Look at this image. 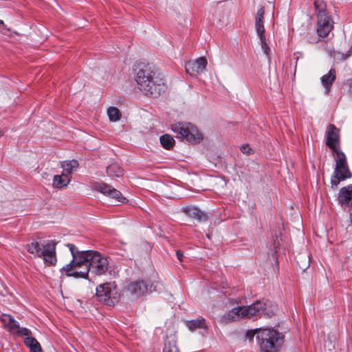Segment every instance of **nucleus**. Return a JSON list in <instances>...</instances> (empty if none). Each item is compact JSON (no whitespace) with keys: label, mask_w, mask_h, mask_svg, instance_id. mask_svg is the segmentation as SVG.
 Segmentation results:
<instances>
[{"label":"nucleus","mask_w":352,"mask_h":352,"mask_svg":"<svg viewBox=\"0 0 352 352\" xmlns=\"http://www.w3.org/2000/svg\"><path fill=\"white\" fill-rule=\"evenodd\" d=\"M255 28H256V33L260 39L261 48H262L263 52L267 56H268L270 50L267 44V42H266V38H265V28H264L263 20H255Z\"/></svg>","instance_id":"nucleus-15"},{"label":"nucleus","mask_w":352,"mask_h":352,"mask_svg":"<svg viewBox=\"0 0 352 352\" xmlns=\"http://www.w3.org/2000/svg\"><path fill=\"white\" fill-rule=\"evenodd\" d=\"M262 328L255 329L253 330L248 331L245 333V337L249 340H252L254 336H257L258 331L262 330Z\"/></svg>","instance_id":"nucleus-33"},{"label":"nucleus","mask_w":352,"mask_h":352,"mask_svg":"<svg viewBox=\"0 0 352 352\" xmlns=\"http://www.w3.org/2000/svg\"><path fill=\"white\" fill-rule=\"evenodd\" d=\"M351 54H352V46L350 47L347 54H344L339 52H333V53L331 54V56L334 59L344 60V59L347 58L349 56H350Z\"/></svg>","instance_id":"nucleus-31"},{"label":"nucleus","mask_w":352,"mask_h":352,"mask_svg":"<svg viewBox=\"0 0 352 352\" xmlns=\"http://www.w3.org/2000/svg\"><path fill=\"white\" fill-rule=\"evenodd\" d=\"M243 318H244L243 307H237L223 314L221 316V321L224 323H229Z\"/></svg>","instance_id":"nucleus-16"},{"label":"nucleus","mask_w":352,"mask_h":352,"mask_svg":"<svg viewBox=\"0 0 352 352\" xmlns=\"http://www.w3.org/2000/svg\"><path fill=\"white\" fill-rule=\"evenodd\" d=\"M172 131L176 134V138L186 140L189 142H198L202 139V135L197 128L188 122H178L172 125Z\"/></svg>","instance_id":"nucleus-6"},{"label":"nucleus","mask_w":352,"mask_h":352,"mask_svg":"<svg viewBox=\"0 0 352 352\" xmlns=\"http://www.w3.org/2000/svg\"><path fill=\"white\" fill-rule=\"evenodd\" d=\"M314 6L317 14H328L326 11V4L322 0H315Z\"/></svg>","instance_id":"nucleus-30"},{"label":"nucleus","mask_w":352,"mask_h":352,"mask_svg":"<svg viewBox=\"0 0 352 352\" xmlns=\"http://www.w3.org/2000/svg\"><path fill=\"white\" fill-rule=\"evenodd\" d=\"M134 70L137 89L142 94L157 98L165 93L167 85L163 74L151 70L145 64L139 65Z\"/></svg>","instance_id":"nucleus-3"},{"label":"nucleus","mask_w":352,"mask_h":352,"mask_svg":"<svg viewBox=\"0 0 352 352\" xmlns=\"http://www.w3.org/2000/svg\"><path fill=\"white\" fill-rule=\"evenodd\" d=\"M333 27V22L329 14H317V33L319 36H327Z\"/></svg>","instance_id":"nucleus-10"},{"label":"nucleus","mask_w":352,"mask_h":352,"mask_svg":"<svg viewBox=\"0 0 352 352\" xmlns=\"http://www.w3.org/2000/svg\"><path fill=\"white\" fill-rule=\"evenodd\" d=\"M94 188L112 199H114L116 201L124 203L126 201V198L122 195L120 191L109 184L102 182H96L94 184Z\"/></svg>","instance_id":"nucleus-9"},{"label":"nucleus","mask_w":352,"mask_h":352,"mask_svg":"<svg viewBox=\"0 0 352 352\" xmlns=\"http://www.w3.org/2000/svg\"><path fill=\"white\" fill-rule=\"evenodd\" d=\"M78 166V162L76 160L65 161L62 163L61 167L63 169V173H66L69 176L75 171Z\"/></svg>","instance_id":"nucleus-26"},{"label":"nucleus","mask_w":352,"mask_h":352,"mask_svg":"<svg viewBox=\"0 0 352 352\" xmlns=\"http://www.w3.org/2000/svg\"><path fill=\"white\" fill-rule=\"evenodd\" d=\"M1 25H2V26H3V25H4V23H3V21H2V20H0V30H2V29H1Z\"/></svg>","instance_id":"nucleus-37"},{"label":"nucleus","mask_w":352,"mask_h":352,"mask_svg":"<svg viewBox=\"0 0 352 352\" xmlns=\"http://www.w3.org/2000/svg\"><path fill=\"white\" fill-rule=\"evenodd\" d=\"M338 201L342 206H352V185L342 187L340 190Z\"/></svg>","instance_id":"nucleus-17"},{"label":"nucleus","mask_w":352,"mask_h":352,"mask_svg":"<svg viewBox=\"0 0 352 352\" xmlns=\"http://www.w3.org/2000/svg\"><path fill=\"white\" fill-rule=\"evenodd\" d=\"M107 115L111 122L118 121L121 118L119 109L114 107H111L107 109Z\"/></svg>","instance_id":"nucleus-28"},{"label":"nucleus","mask_w":352,"mask_h":352,"mask_svg":"<svg viewBox=\"0 0 352 352\" xmlns=\"http://www.w3.org/2000/svg\"><path fill=\"white\" fill-rule=\"evenodd\" d=\"M96 298L100 302L113 306L117 298L116 287L113 283H106L96 287Z\"/></svg>","instance_id":"nucleus-7"},{"label":"nucleus","mask_w":352,"mask_h":352,"mask_svg":"<svg viewBox=\"0 0 352 352\" xmlns=\"http://www.w3.org/2000/svg\"><path fill=\"white\" fill-rule=\"evenodd\" d=\"M71 177L66 173L54 175L53 177L52 186L55 188L66 187L70 182Z\"/></svg>","instance_id":"nucleus-21"},{"label":"nucleus","mask_w":352,"mask_h":352,"mask_svg":"<svg viewBox=\"0 0 352 352\" xmlns=\"http://www.w3.org/2000/svg\"><path fill=\"white\" fill-rule=\"evenodd\" d=\"M241 150L243 153H249L250 148L248 145H243L241 146Z\"/></svg>","instance_id":"nucleus-35"},{"label":"nucleus","mask_w":352,"mask_h":352,"mask_svg":"<svg viewBox=\"0 0 352 352\" xmlns=\"http://www.w3.org/2000/svg\"><path fill=\"white\" fill-rule=\"evenodd\" d=\"M160 140L162 146L166 149H170L175 144L173 138L168 134L162 135Z\"/></svg>","instance_id":"nucleus-27"},{"label":"nucleus","mask_w":352,"mask_h":352,"mask_svg":"<svg viewBox=\"0 0 352 352\" xmlns=\"http://www.w3.org/2000/svg\"><path fill=\"white\" fill-rule=\"evenodd\" d=\"M27 251L36 257L43 258L45 263L50 265H54L56 262V243L54 241L42 244L32 241L27 245Z\"/></svg>","instance_id":"nucleus-5"},{"label":"nucleus","mask_w":352,"mask_h":352,"mask_svg":"<svg viewBox=\"0 0 352 352\" xmlns=\"http://www.w3.org/2000/svg\"><path fill=\"white\" fill-rule=\"evenodd\" d=\"M153 290H156V287L148 280H140L133 282V298L146 296Z\"/></svg>","instance_id":"nucleus-12"},{"label":"nucleus","mask_w":352,"mask_h":352,"mask_svg":"<svg viewBox=\"0 0 352 352\" xmlns=\"http://www.w3.org/2000/svg\"><path fill=\"white\" fill-rule=\"evenodd\" d=\"M267 302L261 300H257L248 306H242L243 310L244 318H252L254 316H271L272 311L267 309Z\"/></svg>","instance_id":"nucleus-8"},{"label":"nucleus","mask_w":352,"mask_h":352,"mask_svg":"<svg viewBox=\"0 0 352 352\" xmlns=\"http://www.w3.org/2000/svg\"><path fill=\"white\" fill-rule=\"evenodd\" d=\"M134 70L137 89L142 94L157 98L165 93L167 85L163 74L151 70L145 64L139 65Z\"/></svg>","instance_id":"nucleus-2"},{"label":"nucleus","mask_w":352,"mask_h":352,"mask_svg":"<svg viewBox=\"0 0 352 352\" xmlns=\"http://www.w3.org/2000/svg\"><path fill=\"white\" fill-rule=\"evenodd\" d=\"M13 317L8 314H3L1 318V320L5 327H7L8 324H10Z\"/></svg>","instance_id":"nucleus-32"},{"label":"nucleus","mask_w":352,"mask_h":352,"mask_svg":"<svg viewBox=\"0 0 352 352\" xmlns=\"http://www.w3.org/2000/svg\"><path fill=\"white\" fill-rule=\"evenodd\" d=\"M185 212L189 217L194 218L200 222H205L208 219L207 213L195 206L186 208Z\"/></svg>","instance_id":"nucleus-18"},{"label":"nucleus","mask_w":352,"mask_h":352,"mask_svg":"<svg viewBox=\"0 0 352 352\" xmlns=\"http://www.w3.org/2000/svg\"><path fill=\"white\" fill-rule=\"evenodd\" d=\"M264 8H261L257 10L256 15L255 17V20H263L264 19Z\"/></svg>","instance_id":"nucleus-34"},{"label":"nucleus","mask_w":352,"mask_h":352,"mask_svg":"<svg viewBox=\"0 0 352 352\" xmlns=\"http://www.w3.org/2000/svg\"><path fill=\"white\" fill-rule=\"evenodd\" d=\"M336 72L335 69L331 68L328 74L323 75L320 78L321 83L322 86L325 88V94H328L330 91L331 87L336 80Z\"/></svg>","instance_id":"nucleus-19"},{"label":"nucleus","mask_w":352,"mask_h":352,"mask_svg":"<svg viewBox=\"0 0 352 352\" xmlns=\"http://www.w3.org/2000/svg\"><path fill=\"white\" fill-rule=\"evenodd\" d=\"M24 336V342L25 345L30 349L31 352H41V347L38 342L33 337L28 335H22Z\"/></svg>","instance_id":"nucleus-24"},{"label":"nucleus","mask_w":352,"mask_h":352,"mask_svg":"<svg viewBox=\"0 0 352 352\" xmlns=\"http://www.w3.org/2000/svg\"><path fill=\"white\" fill-rule=\"evenodd\" d=\"M163 352H179L177 346V338L175 334L166 336L164 340Z\"/></svg>","instance_id":"nucleus-20"},{"label":"nucleus","mask_w":352,"mask_h":352,"mask_svg":"<svg viewBox=\"0 0 352 352\" xmlns=\"http://www.w3.org/2000/svg\"><path fill=\"white\" fill-rule=\"evenodd\" d=\"M352 174L349 170L347 164L336 165L333 175L331 179V188H336L341 181L351 178Z\"/></svg>","instance_id":"nucleus-11"},{"label":"nucleus","mask_w":352,"mask_h":352,"mask_svg":"<svg viewBox=\"0 0 352 352\" xmlns=\"http://www.w3.org/2000/svg\"><path fill=\"white\" fill-rule=\"evenodd\" d=\"M326 144L332 150L336 151L340 147L339 130L333 124H329L326 131Z\"/></svg>","instance_id":"nucleus-13"},{"label":"nucleus","mask_w":352,"mask_h":352,"mask_svg":"<svg viewBox=\"0 0 352 352\" xmlns=\"http://www.w3.org/2000/svg\"><path fill=\"white\" fill-rule=\"evenodd\" d=\"M207 60L205 57H199L195 61H189L186 64V71L190 76H196L202 72L206 67Z\"/></svg>","instance_id":"nucleus-14"},{"label":"nucleus","mask_w":352,"mask_h":352,"mask_svg":"<svg viewBox=\"0 0 352 352\" xmlns=\"http://www.w3.org/2000/svg\"><path fill=\"white\" fill-rule=\"evenodd\" d=\"M256 339L261 352H279L284 342L282 333L272 328L258 331Z\"/></svg>","instance_id":"nucleus-4"},{"label":"nucleus","mask_w":352,"mask_h":352,"mask_svg":"<svg viewBox=\"0 0 352 352\" xmlns=\"http://www.w3.org/2000/svg\"><path fill=\"white\" fill-rule=\"evenodd\" d=\"M107 174L110 177H120L124 174V170L118 163L113 162L110 164L106 168Z\"/></svg>","instance_id":"nucleus-23"},{"label":"nucleus","mask_w":352,"mask_h":352,"mask_svg":"<svg viewBox=\"0 0 352 352\" xmlns=\"http://www.w3.org/2000/svg\"><path fill=\"white\" fill-rule=\"evenodd\" d=\"M176 254H177V258L182 261V257H183V252L180 250H177V252H176Z\"/></svg>","instance_id":"nucleus-36"},{"label":"nucleus","mask_w":352,"mask_h":352,"mask_svg":"<svg viewBox=\"0 0 352 352\" xmlns=\"http://www.w3.org/2000/svg\"><path fill=\"white\" fill-rule=\"evenodd\" d=\"M67 247L72 256L70 263L63 267L67 276L87 278L89 272L98 276H117L118 267L114 265H110L107 258L100 252L94 250L79 251L72 243L67 244Z\"/></svg>","instance_id":"nucleus-1"},{"label":"nucleus","mask_w":352,"mask_h":352,"mask_svg":"<svg viewBox=\"0 0 352 352\" xmlns=\"http://www.w3.org/2000/svg\"><path fill=\"white\" fill-rule=\"evenodd\" d=\"M185 324L191 331H193L199 328L204 329H207V326L205 323V319L204 318L187 320L185 322Z\"/></svg>","instance_id":"nucleus-25"},{"label":"nucleus","mask_w":352,"mask_h":352,"mask_svg":"<svg viewBox=\"0 0 352 352\" xmlns=\"http://www.w3.org/2000/svg\"><path fill=\"white\" fill-rule=\"evenodd\" d=\"M5 131L0 129V137L4 134Z\"/></svg>","instance_id":"nucleus-38"},{"label":"nucleus","mask_w":352,"mask_h":352,"mask_svg":"<svg viewBox=\"0 0 352 352\" xmlns=\"http://www.w3.org/2000/svg\"><path fill=\"white\" fill-rule=\"evenodd\" d=\"M333 152L336 154V165L347 164L346 155L342 151L338 148Z\"/></svg>","instance_id":"nucleus-29"},{"label":"nucleus","mask_w":352,"mask_h":352,"mask_svg":"<svg viewBox=\"0 0 352 352\" xmlns=\"http://www.w3.org/2000/svg\"><path fill=\"white\" fill-rule=\"evenodd\" d=\"M6 328L10 333L17 334L21 336L22 335H28L31 333L30 331L27 328L20 327L19 324L14 319V318H12L10 324H8Z\"/></svg>","instance_id":"nucleus-22"}]
</instances>
